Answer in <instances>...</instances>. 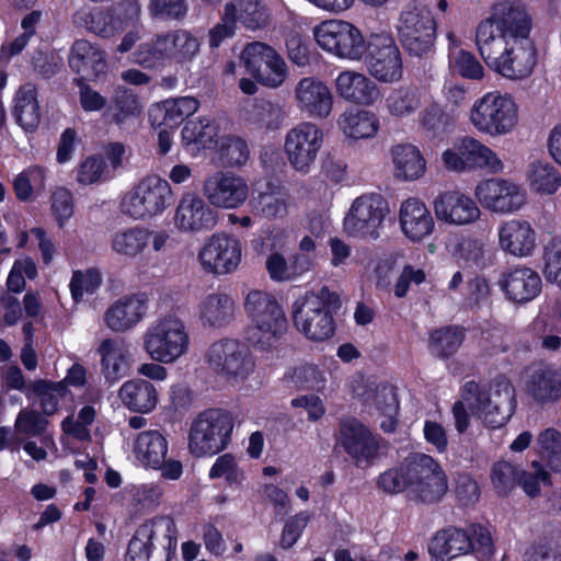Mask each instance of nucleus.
Listing matches in <instances>:
<instances>
[{
    "label": "nucleus",
    "mask_w": 561,
    "mask_h": 561,
    "mask_svg": "<svg viewBox=\"0 0 561 561\" xmlns=\"http://www.w3.org/2000/svg\"><path fill=\"white\" fill-rule=\"evenodd\" d=\"M481 30L476 44L481 58L491 70L510 80H522L533 72L537 62V49L530 37L504 39L494 37L488 25Z\"/></svg>",
    "instance_id": "nucleus-1"
},
{
    "label": "nucleus",
    "mask_w": 561,
    "mask_h": 561,
    "mask_svg": "<svg viewBox=\"0 0 561 561\" xmlns=\"http://www.w3.org/2000/svg\"><path fill=\"white\" fill-rule=\"evenodd\" d=\"M462 399L472 415L490 428L504 426L516 407L515 388L506 379H497L489 388L468 381L462 388Z\"/></svg>",
    "instance_id": "nucleus-2"
},
{
    "label": "nucleus",
    "mask_w": 561,
    "mask_h": 561,
    "mask_svg": "<svg viewBox=\"0 0 561 561\" xmlns=\"http://www.w3.org/2000/svg\"><path fill=\"white\" fill-rule=\"evenodd\" d=\"M341 306L340 297L327 286L319 293H308L297 299L293 306V319L296 328L308 339L324 341L334 333V320L331 311Z\"/></svg>",
    "instance_id": "nucleus-3"
},
{
    "label": "nucleus",
    "mask_w": 561,
    "mask_h": 561,
    "mask_svg": "<svg viewBox=\"0 0 561 561\" xmlns=\"http://www.w3.org/2000/svg\"><path fill=\"white\" fill-rule=\"evenodd\" d=\"M244 309L254 323L249 341L262 351L273 348L287 330V320L277 300L267 293L252 290L245 298Z\"/></svg>",
    "instance_id": "nucleus-4"
},
{
    "label": "nucleus",
    "mask_w": 561,
    "mask_h": 561,
    "mask_svg": "<svg viewBox=\"0 0 561 561\" xmlns=\"http://www.w3.org/2000/svg\"><path fill=\"white\" fill-rule=\"evenodd\" d=\"M174 520L158 516L138 526L127 547L126 561H168L176 546Z\"/></svg>",
    "instance_id": "nucleus-5"
},
{
    "label": "nucleus",
    "mask_w": 561,
    "mask_h": 561,
    "mask_svg": "<svg viewBox=\"0 0 561 561\" xmlns=\"http://www.w3.org/2000/svg\"><path fill=\"white\" fill-rule=\"evenodd\" d=\"M470 122L480 133L492 137L504 136L517 125V105L507 94L488 92L472 104Z\"/></svg>",
    "instance_id": "nucleus-6"
},
{
    "label": "nucleus",
    "mask_w": 561,
    "mask_h": 561,
    "mask_svg": "<svg viewBox=\"0 0 561 561\" xmlns=\"http://www.w3.org/2000/svg\"><path fill=\"white\" fill-rule=\"evenodd\" d=\"M173 203L169 182L158 175L141 179L121 202L124 215L135 220H146L160 215Z\"/></svg>",
    "instance_id": "nucleus-7"
},
{
    "label": "nucleus",
    "mask_w": 561,
    "mask_h": 561,
    "mask_svg": "<svg viewBox=\"0 0 561 561\" xmlns=\"http://www.w3.org/2000/svg\"><path fill=\"white\" fill-rule=\"evenodd\" d=\"M233 430V417L224 409H208L192 423L188 448L197 457L225 449Z\"/></svg>",
    "instance_id": "nucleus-8"
},
{
    "label": "nucleus",
    "mask_w": 561,
    "mask_h": 561,
    "mask_svg": "<svg viewBox=\"0 0 561 561\" xmlns=\"http://www.w3.org/2000/svg\"><path fill=\"white\" fill-rule=\"evenodd\" d=\"M144 347L152 359L173 363L188 347V334L183 321L172 314L159 318L146 331Z\"/></svg>",
    "instance_id": "nucleus-9"
},
{
    "label": "nucleus",
    "mask_w": 561,
    "mask_h": 561,
    "mask_svg": "<svg viewBox=\"0 0 561 561\" xmlns=\"http://www.w3.org/2000/svg\"><path fill=\"white\" fill-rule=\"evenodd\" d=\"M388 213L389 205L382 195L363 194L352 203L344 218V229L352 237L375 241L380 237Z\"/></svg>",
    "instance_id": "nucleus-10"
},
{
    "label": "nucleus",
    "mask_w": 561,
    "mask_h": 561,
    "mask_svg": "<svg viewBox=\"0 0 561 561\" xmlns=\"http://www.w3.org/2000/svg\"><path fill=\"white\" fill-rule=\"evenodd\" d=\"M318 45L343 59L362 60L367 39L354 24L342 20H328L314 27Z\"/></svg>",
    "instance_id": "nucleus-11"
},
{
    "label": "nucleus",
    "mask_w": 561,
    "mask_h": 561,
    "mask_svg": "<svg viewBox=\"0 0 561 561\" xmlns=\"http://www.w3.org/2000/svg\"><path fill=\"white\" fill-rule=\"evenodd\" d=\"M366 47L365 64L371 77L385 83L397 82L402 78V55L390 33H371Z\"/></svg>",
    "instance_id": "nucleus-12"
},
{
    "label": "nucleus",
    "mask_w": 561,
    "mask_h": 561,
    "mask_svg": "<svg viewBox=\"0 0 561 561\" xmlns=\"http://www.w3.org/2000/svg\"><path fill=\"white\" fill-rule=\"evenodd\" d=\"M398 33L403 48L411 56L424 57L433 50L436 22L428 9L415 7L401 13Z\"/></svg>",
    "instance_id": "nucleus-13"
},
{
    "label": "nucleus",
    "mask_w": 561,
    "mask_h": 561,
    "mask_svg": "<svg viewBox=\"0 0 561 561\" xmlns=\"http://www.w3.org/2000/svg\"><path fill=\"white\" fill-rule=\"evenodd\" d=\"M241 61L257 82L278 88L287 78V66L282 56L263 42L249 43L241 53Z\"/></svg>",
    "instance_id": "nucleus-14"
},
{
    "label": "nucleus",
    "mask_w": 561,
    "mask_h": 561,
    "mask_svg": "<svg viewBox=\"0 0 561 561\" xmlns=\"http://www.w3.org/2000/svg\"><path fill=\"white\" fill-rule=\"evenodd\" d=\"M206 359L209 367L226 379L244 380L254 368L248 347L232 339L214 342L207 351Z\"/></svg>",
    "instance_id": "nucleus-15"
},
{
    "label": "nucleus",
    "mask_w": 561,
    "mask_h": 561,
    "mask_svg": "<svg viewBox=\"0 0 561 561\" xmlns=\"http://www.w3.org/2000/svg\"><path fill=\"white\" fill-rule=\"evenodd\" d=\"M323 133L313 123H300L286 137L284 150L290 167L302 174L309 173L322 147Z\"/></svg>",
    "instance_id": "nucleus-16"
},
{
    "label": "nucleus",
    "mask_w": 561,
    "mask_h": 561,
    "mask_svg": "<svg viewBox=\"0 0 561 561\" xmlns=\"http://www.w3.org/2000/svg\"><path fill=\"white\" fill-rule=\"evenodd\" d=\"M484 25L490 26L494 37L504 39L517 36L530 37L531 21L525 5L517 0H502L492 7L491 15L476 31V41Z\"/></svg>",
    "instance_id": "nucleus-17"
},
{
    "label": "nucleus",
    "mask_w": 561,
    "mask_h": 561,
    "mask_svg": "<svg viewBox=\"0 0 561 561\" xmlns=\"http://www.w3.org/2000/svg\"><path fill=\"white\" fill-rule=\"evenodd\" d=\"M242 257L240 241L226 233H216L206 239L198 252L203 270L215 275L233 273Z\"/></svg>",
    "instance_id": "nucleus-18"
},
{
    "label": "nucleus",
    "mask_w": 561,
    "mask_h": 561,
    "mask_svg": "<svg viewBox=\"0 0 561 561\" xmlns=\"http://www.w3.org/2000/svg\"><path fill=\"white\" fill-rule=\"evenodd\" d=\"M340 444L356 467H367L378 457L382 439L356 419L342 420Z\"/></svg>",
    "instance_id": "nucleus-19"
},
{
    "label": "nucleus",
    "mask_w": 561,
    "mask_h": 561,
    "mask_svg": "<svg viewBox=\"0 0 561 561\" xmlns=\"http://www.w3.org/2000/svg\"><path fill=\"white\" fill-rule=\"evenodd\" d=\"M410 494L424 504L439 502L448 490L447 478L440 466L428 455L416 454Z\"/></svg>",
    "instance_id": "nucleus-20"
},
{
    "label": "nucleus",
    "mask_w": 561,
    "mask_h": 561,
    "mask_svg": "<svg viewBox=\"0 0 561 561\" xmlns=\"http://www.w3.org/2000/svg\"><path fill=\"white\" fill-rule=\"evenodd\" d=\"M474 194L484 208L497 214L515 213L527 201V194L520 185L499 178L479 183Z\"/></svg>",
    "instance_id": "nucleus-21"
},
{
    "label": "nucleus",
    "mask_w": 561,
    "mask_h": 561,
    "mask_svg": "<svg viewBox=\"0 0 561 561\" xmlns=\"http://www.w3.org/2000/svg\"><path fill=\"white\" fill-rule=\"evenodd\" d=\"M174 227L183 233H203L217 225L216 213L194 193L184 194L174 213Z\"/></svg>",
    "instance_id": "nucleus-22"
},
{
    "label": "nucleus",
    "mask_w": 561,
    "mask_h": 561,
    "mask_svg": "<svg viewBox=\"0 0 561 561\" xmlns=\"http://www.w3.org/2000/svg\"><path fill=\"white\" fill-rule=\"evenodd\" d=\"M203 194L213 206L230 209L245 202L249 186L241 176L216 172L205 180Z\"/></svg>",
    "instance_id": "nucleus-23"
},
{
    "label": "nucleus",
    "mask_w": 561,
    "mask_h": 561,
    "mask_svg": "<svg viewBox=\"0 0 561 561\" xmlns=\"http://www.w3.org/2000/svg\"><path fill=\"white\" fill-rule=\"evenodd\" d=\"M294 96L299 111L309 117L323 119L332 112L333 93L319 78H301L294 89Z\"/></svg>",
    "instance_id": "nucleus-24"
},
{
    "label": "nucleus",
    "mask_w": 561,
    "mask_h": 561,
    "mask_svg": "<svg viewBox=\"0 0 561 561\" xmlns=\"http://www.w3.org/2000/svg\"><path fill=\"white\" fill-rule=\"evenodd\" d=\"M497 285L510 301L523 305L540 294L542 280L535 270L518 265L504 271Z\"/></svg>",
    "instance_id": "nucleus-25"
},
{
    "label": "nucleus",
    "mask_w": 561,
    "mask_h": 561,
    "mask_svg": "<svg viewBox=\"0 0 561 561\" xmlns=\"http://www.w3.org/2000/svg\"><path fill=\"white\" fill-rule=\"evenodd\" d=\"M434 211L439 220L456 226L472 224L481 215L476 202L457 191L439 194L434 201Z\"/></svg>",
    "instance_id": "nucleus-26"
},
{
    "label": "nucleus",
    "mask_w": 561,
    "mask_h": 561,
    "mask_svg": "<svg viewBox=\"0 0 561 561\" xmlns=\"http://www.w3.org/2000/svg\"><path fill=\"white\" fill-rule=\"evenodd\" d=\"M354 392L385 417L380 423L383 432L392 433L396 431L399 400L394 386L386 382L365 387L358 386Z\"/></svg>",
    "instance_id": "nucleus-27"
},
{
    "label": "nucleus",
    "mask_w": 561,
    "mask_h": 561,
    "mask_svg": "<svg viewBox=\"0 0 561 561\" xmlns=\"http://www.w3.org/2000/svg\"><path fill=\"white\" fill-rule=\"evenodd\" d=\"M68 62L81 80H93L105 73L107 65L104 53L85 39H77L70 49Z\"/></svg>",
    "instance_id": "nucleus-28"
},
{
    "label": "nucleus",
    "mask_w": 561,
    "mask_h": 561,
    "mask_svg": "<svg viewBox=\"0 0 561 561\" xmlns=\"http://www.w3.org/2000/svg\"><path fill=\"white\" fill-rule=\"evenodd\" d=\"M499 244L512 255H530L536 247V231L527 220H507L499 229Z\"/></svg>",
    "instance_id": "nucleus-29"
},
{
    "label": "nucleus",
    "mask_w": 561,
    "mask_h": 561,
    "mask_svg": "<svg viewBox=\"0 0 561 561\" xmlns=\"http://www.w3.org/2000/svg\"><path fill=\"white\" fill-rule=\"evenodd\" d=\"M289 203L290 195L286 190L267 183L264 191L252 195L248 206L253 216L275 220L287 216Z\"/></svg>",
    "instance_id": "nucleus-30"
},
{
    "label": "nucleus",
    "mask_w": 561,
    "mask_h": 561,
    "mask_svg": "<svg viewBox=\"0 0 561 561\" xmlns=\"http://www.w3.org/2000/svg\"><path fill=\"white\" fill-rule=\"evenodd\" d=\"M335 89L339 96L355 104L370 105L379 98L376 83L364 73L352 70L337 76Z\"/></svg>",
    "instance_id": "nucleus-31"
},
{
    "label": "nucleus",
    "mask_w": 561,
    "mask_h": 561,
    "mask_svg": "<svg viewBox=\"0 0 561 561\" xmlns=\"http://www.w3.org/2000/svg\"><path fill=\"white\" fill-rule=\"evenodd\" d=\"M399 221L403 233L412 241H419L434 230V219L426 205L417 198L401 204Z\"/></svg>",
    "instance_id": "nucleus-32"
},
{
    "label": "nucleus",
    "mask_w": 561,
    "mask_h": 561,
    "mask_svg": "<svg viewBox=\"0 0 561 561\" xmlns=\"http://www.w3.org/2000/svg\"><path fill=\"white\" fill-rule=\"evenodd\" d=\"M146 311V299L142 295L125 296L107 309L104 319L112 331L125 332L137 324Z\"/></svg>",
    "instance_id": "nucleus-33"
},
{
    "label": "nucleus",
    "mask_w": 561,
    "mask_h": 561,
    "mask_svg": "<svg viewBox=\"0 0 561 561\" xmlns=\"http://www.w3.org/2000/svg\"><path fill=\"white\" fill-rule=\"evenodd\" d=\"M102 373L110 383L124 378L129 371V352L123 339L103 340L98 348Z\"/></svg>",
    "instance_id": "nucleus-34"
},
{
    "label": "nucleus",
    "mask_w": 561,
    "mask_h": 561,
    "mask_svg": "<svg viewBox=\"0 0 561 561\" xmlns=\"http://www.w3.org/2000/svg\"><path fill=\"white\" fill-rule=\"evenodd\" d=\"M198 106L199 102L192 96L165 100L150 110V122L152 125L175 128L194 114Z\"/></svg>",
    "instance_id": "nucleus-35"
},
{
    "label": "nucleus",
    "mask_w": 561,
    "mask_h": 561,
    "mask_svg": "<svg viewBox=\"0 0 561 561\" xmlns=\"http://www.w3.org/2000/svg\"><path fill=\"white\" fill-rule=\"evenodd\" d=\"M141 113L142 104L139 95L129 88L118 85L115 88L103 115L110 123L121 126L139 117Z\"/></svg>",
    "instance_id": "nucleus-36"
},
{
    "label": "nucleus",
    "mask_w": 561,
    "mask_h": 561,
    "mask_svg": "<svg viewBox=\"0 0 561 561\" xmlns=\"http://www.w3.org/2000/svg\"><path fill=\"white\" fill-rule=\"evenodd\" d=\"M471 548L469 527L466 529L448 527L435 534L428 550L436 558L453 559L470 552Z\"/></svg>",
    "instance_id": "nucleus-37"
},
{
    "label": "nucleus",
    "mask_w": 561,
    "mask_h": 561,
    "mask_svg": "<svg viewBox=\"0 0 561 561\" xmlns=\"http://www.w3.org/2000/svg\"><path fill=\"white\" fill-rule=\"evenodd\" d=\"M526 389L528 394L539 403L558 401L561 398V369L540 367L534 370Z\"/></svg>",
    "instance_id": "nucleus-38"
},
{
    "label": "nucleus",
    "mask_w": 561,
    "mask_h": 561,
    "mask_svg": "<svg viewBox=\"0 0 561 561\" xmlns=\"http://www.w3.org/2000/svg\"><path fill=\"white\" fill-rule=\"evenodd\" d=\"M119 398L123 404L130 411L149 413L158 403V391L150 381L135 379L122 386Z\"/></svg>",
    "instance_id": "nucleus-39"
},
{
    "label": "nucleus",
    "mask_w": 561,
    "mask_h": 561,
    "mask_svg": "<svg viewBox=\"0 0 561 561\" xmlns=\"http://www.w3.org/2000/svg\"><path fill=\"white\" fill-rule=\"evenodd\" d=\"M234 300L225 293L208 295L201 305L199 318L204 325L224 328L234 319Z\"/></svg>",
    "instance_id": "nucleus-40"
},
{
    "label": "nucleus",
    "mask_w": 561,
    "mask_h": 561,
    "mask_svg": "<svg viewBox=\"0 0 561 561\" xmlns=\"http://www.w3.org/2000/svg\"><path fill=\"white\" fill-rule=\"evenodd\" d=\"M13 115L16 123L26 131H34L38 127L41 110L34 83L26 82L18 90Z\"/></svg>",
    "instance_id": "nucleus-41"
},
{
    "label": "nucleus",
    "mask_w": 561,
    "mask_h": 561,
    "mask_svg": "<svg viewBox=\"0 0 561 561\" xmlns=\"http://www.w3.org/2000/svg\"><path fill=\"white\" fill-rule=\"evenodd\" d=\"M151 231L141 226H134L115 231L111 236V249L118 255L135 259L150 243Z\"/></svg>",
    "instance_id": "nucleus-42"
},
{
    "label": "nucleus",
    "mask_w": 561,
    "mask_h": 561,
    "mask_svg": "<svg viewBox=\"0 0 561 561\" xmlns=\"http://www.w3.org/2000/svg\"><path fill=\"white\" fill-rule=\"evenodd\" d=\"M167 451V439L159 431H145L138 434L135 442V454L144 466L160 467L164 462Z\"/></svg>",
    "instance_id": "nucleus-43"
},
{
    "label": "nucleus",
    "mask_w": 561,
    "mask_h": 561,
    "mask_svg": "<svg viewBox=\"0 0 561 561\" xmlns=\"http://www.w3.org/2000/svg\"><path fill=\"white\" fill-rule=\"evenodd\" d=\"M396 175L403 180H416L425 171V159L420 150L411 144H399L391 149Z\"/></svg>",
    "instance_id": "nucleus-44"
},
{
    "label": "nucleus",
    "mask_w": 561,
    "mask_h": 561,
    "mask_svg": "<svg viewBox=\"0 0 561 561\" xmlns=\"http://www.w3.org/2000/svg\"><path fill=\"white\" fill-rule=\"evenodd\" d=\"M337 124L345 136L354 139L374 137L379 127L375 114L365 110L345 111L340 116Z\"/></svg>",
    "instance_id": "nucleus-45"
},
{
    "label": "nucleus",
    "mask_w": 561,
    "mask_h": 561,
    "mask_svg": "<svg viewBox=\"0 0 561 561\" xmlns=\"http://www.w3.org/2000/svg\"><path fill=\"white\" fill-rule=\"evenodd\" d=\"M460 148L468 170L488 168L493 173L503 170V163L496 153L481 141L465 137L461 139Z\"/></svg>",
    "instance_id": "nucleus-46"
},
{
    "label": "nucleus",
    "mask_w": 561,
    "mask_h": 561,
    "mask_svg": "<svg viewBox=\"0 0 561 561\" xmlns=\"http://www.w3.org/2000/svg\"><path fill=\"white\" fill-rule=\"evenodd\" d=\"M133 62L144 68H158L171 60L167 34H158L149 42L140 44L133 53Z\"/></svg>",
    "instance_id": "nucleus-47"
},
{
    "label": "nucleus",
    "mask_w": 561,
    "mask_h": 561,
    "mask_svg": "<svg viewBox=\"0 0 561 561\" xmlns=\"http://www.w3.org/2000/svg\"><path fill=\"white\" fill-rule=\"evenodd\" d=\"M415 462L416 454L405 458L399 467L382 472L377 480L378 488L391 495L402 493L405 490L410 492L413 479L410 470L415 467Z\"/></svg>",
    "instance_id": "nucleus-48"
},
{
    "label": "nucleus",
    "mask_w": 561,
    "mask_h": 561,
    "mask_svg": "<svg viewBox=\"0 0 561 561\" xmlns=\"http://www.w3.org/2000/svg\"><path fill=\"white\" fill-rule=\"evenodd\" d=\"M386 103L392 116L407 117L421 107V93L415 87H400L388 95Z\"/></svg>",
    "instance_id": "nucleus-49"
},
{
    "label": "nucleus",
    "mask_w": 561,
    "mask_h": 561,
    "mask_svg": "<svg viewBox=\"0 0 561 561\" xmlns=\"http://www.w3.org/2000/svg\"><path fill=\"white\" fill-rule=\"evenodd\" d=\"M530 187L541 194H553L561 185V175L549 162L535 161L528 169Z\"/></svg>",
    "instance_id": "nucleus-50"
},
{
    "label": "nucleus",
    "mask_w": 561,
    "mask_h": 561,
    "mask_svg": "<svg viewBox=\"0 0 561 561\" xmlns=\"http://www.w3.org/2000/svg\"><path fill=\"white\" fill-rule=\"evenodd\" d=\"M463 331L457 327H445L435 330L430 337V350L433 355L447 358L461 345Z\"/></svg>",
    "instance_id": "nucleus-51"
},
{
    "label": "nucleus",
    "mask_w": 561,
    "mask_h": 561,
    "mask_svg": "<svg viewBox=\"0 0 561 561\" xmlns=\"http://www.w3.org/2000/svg\"><path fill=\"white\" fill-rule=\"evenodd\" d=\"M538 454L541 461L553 471H561V433L556 428H546L537 437Z\"/></svg>",
    "instance_id": "nucleus-52"
},
{
    "label": "nucleus",
    "mask_w": 561,
    "mask_h": 561,
    "mask_svg": "<svg viewBox=\"0 0 561 561\" xmlns=\"http://www.w3.org/2000/svg\"><path fill=\"white\" fill-rule=\"evenodd\" d=\"M236 4V20L249 30H259L266 26L268 12L259 0H231Z\"/></svg>",
    "instance_id": "nucleus-53"
},
{
    "label": "nucleus",
    "mask_w": 561,
    "mask_h": 561,
    "mask_svg": "<svg viewBox=\"0 0 561 561\" xmlns=\"http://www.w3.org/2000/svg\"><path fill=\"white\" fill-rule=\"evenodd\" d=\"M30 389L41 399V408L47 416L55 414L58 410V397H64L67 387L62 381L36 380L30 385Z\"/></svg>",
    "instance_id": "nucleus-54"
},
{
    "label": "nucleus",
    "mask_w": 561,
    "mask_h": 561,
    "mask_svg": "<svg viewBox=\"0 0 561 561\" xmlns=\"http://www.w3.org/2000/svg\"><path fill=\"white\" fill-rule=\"evenodd\" d=\"M165 34L171 60L178 62L191 60L199 49L197 38L184 30Z\"/></svg>",
    "instance_id": "nucleus-55"
},
{
    "label": "nucleus",
    "mask_w": 561,
    "mask_h": 561,
    "mask_svg": "<svg viewBox=\"0 0 561 561\" xmlns=\"http://www.w3.org/2000/svg\"><path fill=\"white\" fill-rule=\"evenodd\" d=\"M218 133L217 125L208 118L190 119L182 129V139L186 145L195 144L209 147Z\"/></svg>",
    "instance_id": "nucleus-56"
},
{
    "label": "nucleus",
    "mask_w": 561,
    "mask_h": 561,
    "mask_svg": "<svg viewBox=\"0 0 561 561\" xmlns=\"http://www.w3.org/2000/svg\"><path fill=\"white\" fill-rule=\"evenodd\" d=\"M420 124L433 137L448 134L454 121L437 103H432L421 113Z\"/></svg>",
    "instance_id": "nucleus-57"
},
{
    "label": "nucleus",
    "mask_w": 561,
    "mask_h": 561,
    "mask_svg": "<svg viewBox=\"0 0 561 561\" xmlns=\"http://www.w3.org/2000/svg\"><path fill=\"white\" fill-rule=\"evenodd\" d=\"M520 470L513 463L501 460L493 465L491 482L499 495H507L517 484Z\"/></svg>",
    "instance_id": "nucleus-58"
},
{
    "label": "nucleus",
    "mask_w": 561,
    "mask_h": 561,
    "mask_svg": "<svg viewBox=\"0 0 561 561\" xmlns=\"http://www.w3.org/2000/svg\"><path fill=\"white\" fill-rule=\"evenodd\" d=\"M524 557L530 561H561V531L531 545Z\"/></svg>",
    "instance_id": "nucleus-59"
},
{
    "label": "nucleus",
    "mask_w": 561,
    "mask_h": 561,
    "mask_svg": "<svg viewBox=\"0 0 561 561\" xmlns=\"http://www.w3.org/2000/svg\"><path fill=\"white\" fill-rule=\"evenodd\" d=\"M450 66L462 78L480 80L484 76V69L480 61L470 51L458 49L449 55Z\"/></svg>",
    "instance_id": "nucleus-60"
},
{
    "label": "nucleus",
    "mask_w": 561,
    "mask_h": 561,
    "mask_svg": "<svg viewBox=\"0 0 561 561\" xmlns=\"http://www.w3.org/2000/svg\"><path fill=\"white\" fill-rule=\"evenodd\" d=\"M45 172L42 168L34 167L20 173L13 181V188L18 199L28 201L34 190L44 187Z\"/></svg>",
    "instance_id": "nucleus-61"
},
{
    "label": "nucleus",
    "mask_w": 561,
    "mask_h": 561,
    "mask_svg": "<svg viewBox=\"0 0 561 561\" xmlns=\"http://www.w3.org/2000/svg\"><path fill=\"white\" fill-rule=\"evenodd\" d=\"M250 156L249 147L244 139L236 136L225 138L220 148V157L229 167L244 164Z\"/></svg>",
    "instance_id": "nucleus-62"
},
{
    "label": "nucleus",
    "mask_w": 561,
    "mask_h": 561,
    "mask_svg": "<svg viewBox=\"0 0 561 561\" xmlns=\"http://www.w3.org/2000/svg\"><path fill=\"white\" fill-rule=\"evenodd\" d=\"M47 425V419L39 412L22 410L16 417L14 430L27 436H39L46 431Z\"/></svg>",
    "instance_id": "nucleus-63"
},
{
    "label": "nucleus",
    "mask_w": 561,
    "mask_h": 561,
    "mask_svg": "<svg viewBox=\"0 0 561 561\" xmlns=\"http://www.w3.org/2000/svg\"><path fill=\"white\" fill-rule=\"evenodd\" d=\"M470 541L473 552L480 561L490 560L494 552V545L490 531L481 525L469 526Z\"/></svg>",
    "instance_id": "nucleus-64"
}]
</instances>
